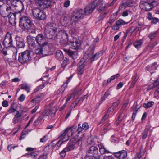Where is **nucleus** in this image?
<instances>
[{"label": "nucleus", "instance_id": "obj_1", "mask_svg": "<svg viewBox=\"0 0 159 159\" xmlns=\"http://www.w3.org/2000/svg\"><path fill=\"white\" fill-rule=\"evenodd\" d=\"M45 33L46 37L48 39L57 37V28L56 24L53 23H48L46 25Z\"/></svg>", "mask_w": 159, "mask_h": 159}, {"label": "nucleus", "instance_id": "obj_2", "mask_svg": "<svg viewBox=\"0 0 159 159\" xmlns=\"http://www.w3.org/2000/svg\"><path fill=\"white\" fill-rule=\"evenodd\" d=\"M32 12L34 17L38 20H43L46 17L45 13L38 8H34Z\"/></svg>", "mask_w": 159, "mask_h": 159}, {"label": "nucleus", "instance_id": "obj_3", "mask_svg": "<svg viewBox=\"0 0 159 159\" xmlns=\"http://www.w3.org/2000/svg\"><path fill=\"white\" fill-rule=\"evenodd\" d=\"M19 25L23 29H29L32 27V24L28 17L24 16L20 18Z\"/></svg>", "mask_w": 159, "mask_h": 159}, {"label": "nucleus", "instance_id": "obj_4", "mask_svg": "<svg viewBox=\"0 0 159 159\" xmlns=\"http://www.w3.org/2000/svg\"><path fill=\"white\" fill-rule=\"evenodd\" d=\"M22 10V9L21 10H18V12H16L14 13L11 9V7L8 5H7L6 6V11L7 12V13L5 15H3L2 16L4 17L7 16L10 20L13 19L15 20L16 19V15H19V16H20V14Z\"/></svg>", "mask_w": 159, "mask_h": 159}, {"label": "nucleus", "instance_id": "obj_5", "mask_svg": "<svg viewBox=\"0 0 159 159\" xmlns=\"http://www.w3.org/2000/svg\"><path fill=\"white\" fill-rule=\"evenodd\" d=\"M73 127H72L67 128L65 129L64 131L61 133L59 137V138L64 142L67 141L69 138L73 134Z\"/></svg>", "mask_w": 159, "mask_h": 159}, {"label": "nucleus", "instance_id": "obj_6", "mask_svg": "<svg viewBox=\"0 0 159 159\" xmlns=\"http://www.w3.org/2000/svg\"><path fill=\"white\" fill-rule=\"evenodd\" d=\"M30 52L29 50H26L19 53L18 61L22 63L27 62L30 57Z\"/></svg>", "mask_w": 159, "mask_h": 159}, {"label": "nucleus", "instance_id": "obj_7", "mask_svg": "<svg viewBox=\"0 0 159 159\" xmlns=\"http://www.w3.org/2000/svg\"><path fill=\"white\" fill-rule=\"evenodd\" d=\"M94 54L93 50L91 48H89L85 53L84 57H87L89 59L92 61L98 58L101 56V54L99 53H96Z\"/></svg>", "mask_w": 159, "mask_h": 159}, {"label": "nucleus", "instance_id": "obj_8", "mask_svg": "<svg viewBox=\"0 0 159 159\" xmlns=\"http://www.w3.org/2000/svg\"><path fill=\"white\" fill-rule=\"evenodd\" d=\"M13 40L11 34L9 32H7L2 41L3 44L6 47H11L12 45Z\"/></svg>", "mask_w": 159, "mask_h": 159}, {"label": "nucleus", "instance_id": "obj_9", "mask_svg": "<svg viewBox=\"0 0 159 159\" xmlns=\"http://www.w3.org/2000/svg\"><path fill=\"white\" fill-rule=\"evenodd\" d=\"M99 0H95L91 3L87 4L84 8V13L86 15H88L92 13L96 8L95 4Z\"/></svg>", "mask_w": 159, "mask_h": 159}, {"label": "nucleus", "instance_id": "obj_10", "mask_svg": "<svg viewBox=\"0 0 159 159\" xmlns=\"http://www.w3.org/2000/svg\"><path fill=\"white\" fill-rule=\"evenodd\" d=\"M26 116L27 115L25 114L23 117L22 113H20L19 111H17L13 119L12 122L14 124L18 122L21 123L24 117Z\"/></svg>", "mask_w": 159, "mask_h": 159}, {"label": "nucleus", "instance_id": "obj_11", "mask_svg": "<svg viewBox=\"0 0 159 159\" xmlns=\"http://www.w3.org/2000/svg\"><path fill=\"white\" fill-rule=\"evenodd\" d=\"M35 39L37 43L42 47L47 45L48 43L46 42L45 39L42 34H38L36 36Z\"/></svg>", "mask_w": 159, "mask_h": 159}, {"label": "nucleus", "instance_id": "obj_12", "mask_svg": "<svg viewBox=\"0 0 159 159\" xmlns=\"http://www.w3.org/2000/svg\"><path fill=\"white\" fill-rule=\"evenodd\" d=\"M69 42L71 48L73 49H77L81 46L80 40L76 38H73Z\"/></svg>", "mask_w": 159, "mask_h": 159}, {"label": "nucleus", "instance_id": "obj_13", "mask_svg": "<svg viewBox=\"0 0 159 159\" xmlns=\"http://www.w3.org/2000/svg\"><path fill=\"white\" fill-rule=\"evenodd\" d=\"M83 10L82 9L76 10L73 13L72 19L77 21L83 16Z\"/></svg>", "mask_w": 159, "mask_h": 159}, {"label": "nucleus", "instance_id": "obj_14", "mask_svg": "<svg viewBox=\"0 0 159 159\" xmlns=\"http://www.w3.org/2000/svg\"><path fill=\"white\" fill-rule=\"evenodd\" d=\"M38 4L43 9H45L51 6L52 1L50 0H38Z\"/></svg>", "mask_w": 159, "mask_h": 159}, {"label": "nucleus", "instance_id": "obj_15", "mask_svg": "<svg viewBox=\"0 0 159 159\" xmlns=\"http://www.w3.org/2000/svg\"><path fill=\"white\" fill-rule=\"evenodd\" d=\"M84 58V57H83V58L80 60L77 65V70L78 73L79 74H83L84 70V67L86 65V62Z\"/></svg>", "mask_w": 159, "mask_h": 159}, {"label": "nucleus", "instance_id": "obj_16", "mask_svg": "<svg viewBox=\"0 0 159 159\" xmlns=\"http://www.w3.org/2000/svg\"><path fill=\"white\" fill-rule=\"evenodd\" d=\"M95 5L97 10L99 12L105 10L107 7L106 5L102 1L99 0L96 2Z\"/></svg>", "mask_w": 159, "mask_h": 159}, {"label": "nucleus", "instance_id": "obj_17", "mask_svg": "<svg viewBox=\"0 0 159 159\" xmlns=\"http://www.w3.org/2000/svg\"><path fill=\"white\" fill-rule=\"evenodd\" d=\"M128 23L124 21L121 19H119L116 21V24L113 27V29L115 30H118L122 25L127 24Z\"/></svg>", "mask_w": 159, "mask_h": 159}, {"label": "nucleus", "instance_id": "obj_18", "mask_svg": "<svg viewBox=\"0 0 159 159\" xmlns=\"http://www.w3.org/2000/svg\"><path fill=\"white\" fill-rule=\"evenodd\" d=\"M0 53L1 54L3 58L5 61H8L10 56L8 52L7 48H4L3 49L1 50Z\"/></svg>", "mask_w": 159, "mask_h": 159}, {"label": "nucleus", "instance_id": "obj_19", "mask_svg": "<svg viewBox=\"0 0 159 159\" xmlns=\"http://www.w3.org/2000/svg\"><path fill=\"white\" fill-rule=\"evenodd\" d=\"M17 111H17V107L14 103H12L10 105L8 110L7 111L6 114L4 116V118L7 115L15 112H16Z\"/></svg>", "mask_w": 159, "mask_h": 159}, {"label": "nucleus", "instance_id": "obj_20", "mask_svg": "<svg viewBox=\"0 0 159 159\" xmlns=\"http://www.w3.org/2000/svg\"><path fill=\"white\" fill-rule=\"evenodd\" d=\"M44 97V94L43 93L39 94L37 95L35 98L32 99L30 102H33L35 103H39Z\"/></svg>", "mask_w": 159, "mask_h": 159}, {"label": "nucleus", "instance_id": "obj_21", "mask_svg": "<svg viewBox=\"0 0 159 159\" xmlns=\"http://www.w3.org/2000/svg\"><path fill=\"white\" fill-rule=\"evenodd\" d=\"M99 148V151L100 154L103 155L106 153H111L112 152L107 150L104 146L101 144H98V145Z\"/></svg>", "mask_w": 159, "mask_h": 159}, {"label": "nucleus", "instance_id": "obj_22", "mask_svg": "<svg viewBox=\"0 0 159 159\" xmlns=\"http://www.w3.org/2000/svg\"><path fill=\"white\" fill-rule=\"evenodd\" d=\"M16 45L19 48H22L24 47L25 44L24 42V39L22 38L19 36H16Z\"/></svg>", "mask_w": 159, "mask_h": 159}, {"label": "nucleus", "instance_id": "obj_23", "mask_svg": "<svg viewBox=\"0 0 159 159\" xmlns=\"http://www.w3.org/2000/svg\"><path fill=\"white\" fill-rule=\"evenodd\" d=\"M98 150L97 147L94 146H91L87 150V152L89 153L92 154H98Z\"/></svg>", "mask_w": 159, "mask_h": 159}, {"label": "nucleus", "instance_id": "obj_24", "mask_svg": "<svg viewBox=\"0 0 159 159\" xmlns=\"http://www.w3.org/2000/svg\"><path fill=\"white\" fill-rule=\"evenodd\" d=\"M89 126L88 123L85 122L82 124V126L80 124H79L78 128L77 130L79 132H80L82 131L83 130H87L89 129Z\"/></svg>", "mask_w": 159, "mask_h": 159}, {"label": "nucleus", "instance_id": "obj_25", "mask_svg": "<svg viewBox=\"0 0 159 159\" xmlns=\"http://www.w3.org/2000/svg\"><path fill=\"white\" fill-rule=\"evenodd\" d=\"M155 2H156L155 1L152 2V3L145 2L143 3V5L146 10V11H149L151 10L153 7V5H154V3Z\"/></svg>", "mask_w": 159, "mask_h": 159}, {"label": "nucleus", "instance_id": "obj_26", "mask_svg": "<svg viewBox=\"0 0 159 159\" xmlns=\"http://www.w3.org/2000/svg\"><path fill=\"white\" fill-rule=\"evenodd\" d=\"M27 42L30 46L35 48L36 44L35 40L34 39H31L30 37H28L27 38Z\"/></svg>", "mask_w": 159, "mask_h": 159}, {"label": "nucleus", "instance_id": "obj_27", "mask_svg": "<svg viewBox=\"0 0 159 159\" xmlns=\"http://www.w3.org/2000/svg\"><path fill=\"white\" fill-rule=\"evenodd\" d=\"M82 137H80V139H78L74 138L72 139V141L80 148L82 143Z\"/></svg>", "mask_w": 159, "mask_h": 159}, {"label": "nucleus", "instance_id": "obj_28", "mask_svg": "<svg viewBox=\"0 0 159 159\" xmlns=\"http://www.w3.org/2000/svg\"><path fill=\"white\" fill-rule=\"evenodd\" d=\"M134 5V2L132 0H128L125 2L122 3V5L125 8L128 7L133 6Z\"/></svg>", "mask_w": 159, "mask_h": 159}, {"label": "nucleus", "instance_id": "obj_29", "mask_svg": "<svg viewBox=\"0 0 159 159\" xmlns=\"http://www.w3.org/2000/svg\"><path fill=\"white\" fill-rule=\"evenodd\" d=\"M56 56L57 59L61 60L63 58V55L61 51L57 50L56 52Z\"/></svg>", "mask_w": 159, "mask_h": 159}, {"label": "nucleus", "instance_id": "obj_30", "mask_svg": "<svg viewBox=\"0 0 159 159\" xmlns=\"http://www.w3.org/2000/svg\"><path fill=\"white\" fill-rule=\"evenodd\" d=\"M42 47L41 46V48H39L35 49L34 51V53L37 55H46L43 52Z\"/></svg>", "mask_w": 159, "mask_h": 159}, {"label": "nucleus", "instance_id": "obj_31", "mask_svg": "<svg viewBox=\"0 0 159 159\" xmlns=\"http://www.w3.org/2000/svg\"><path fill=\"white\" fill-rule=\"evenodd\" d=\"M75 148V145L73 143L71 144V142H69L68 143L67 147L65 148L67 152L71 151L73 150Z\"/></svg>", "mask_w": 159, "mask_h": 159}, {"label": "nucleus", "instance_id": "obj_32", "mask_svg": "<svg viewBox=\"0 0 159 159\" xmlns=\"http://www.w3.org/2000/svg\"><path fill=\"white\" fill-rule=\"evenodd\" d=\"M138 78H139V77L137 75H135L133 77H132L133 81L131 84V85H130V88H133L134 87L136 82L137 81Z\"/></svg>", "mask_w": 159, "mask_h": 159}, {"label": "nucleus", "instance_id": "obj_33", "mask_svg": "<svg viewBox=\"0 0 159 159\" xmlns=\"http://www.w3.org/2000/svg\"><path fill=\"white\" fill-rule=\"evenodd\" d=\"M111 90L110 89H109L105 93L104 95L102 96L101 97V100L102 101L104 100L105 99L110 95L111 93Z\"/></svg>", "mask_w": 159, "mask_h": 159}, {"label": "nucleus", "instance_id": "obj_34", "mask_svg": "<svg viewBox=\"0 0 159 159\" xmlns=\"http://www.w3.org/2000/svg\"><path fill=\"white\" fill-rule=\"evenodd\" d=\"M43 118V115H40L34 122V125L36 126L38 125L39 123L42 121Z\"/></svg>", "mask_w": 159, "mask_h": 159}, {"label": "nucleus", "instance_id": "obj_35", "mask_svg": "<svg viewBox=\"0 0 159 159\" xmlns=\"http://www.w3.org/2000/svg\"><path fill=\"white\" fill-rule=\"evenodd\" d=\"M21 89L25 90L28 93H29L30 91L29 87L26 83H24L21 85Z\"/></svg>", "mask_w": 159, "mask_h": 159}, {"label": "nucleus", "instance_id": "obj_36", "mask_svg": "<svg viewBox=\"0 0 159 159\" xmlns=\"http://www.w3.org/2000/svg\"><path fill=\"white\" fill-rule=\"evenodd\" d=\"M120 157L119 159H125L127 157V152L125 150L120 151Z\"/></svg>", "mask_w": 159, "mask_h": 159}, {"label": "nucleus", "instance_id": "obj_37", "mask_svg": "<svg viewBox=\"0 0 159 159\" xmlns=\"http://www.w3.org/2000/svg\"><path fill=\"white\" fill-rule=\"evenodd\" d=\"M142 42V40H139L134 42V45L136 48H138L141 46Z\"/></svg>", "mask_w": 159, "mask_h": 159}, {"label": "nucleus", "instance_id": "obj_38", "mask_svg": "<svg viewBox=\"0 0 159 159\" xmlns=\"http://www.w3.org/2000/svg\"><path fill=\"white\" fill-rule=\"evenodd\" d=\"M50 113V119H51L54 116L56 112V110L55 108H53L49 110Z\"/></svg>", "mask_w": 159, "mask_h": 159}, {"label": "nucleus", "instance_id": "obj_39", "mask_svg": "<svg viewBox=\"0 0 159 159\" xmlns=\"http://www.w3.org/2000/svg\"><path fill=\"white\" fill-rule=\"evenodd\" d=\"M148 129L146 128L143 131L142 133L141 136L143 139H145L146 138L148 134Z\"/></svg>", "mask_w": 159, "mask_h": 159}, {"label": "nucleus", "instance_id": "obj_40", "mask_svg": "<svg viewBox=\"0 0 159 159\" xmlns=\"http://www.w3.org/2000/svg\"><path fill=\"white\" fill-rule=\"evenodd\" d=\"M154 102L153 101H150L148 102L147 103H144L143 105V106L146 108H148L152 107L154 104Z\"/></svg>", "mask_w": 159, "mask_h": 159}, {"label": "nucleus", "instance_id": "obj_41", "mask_svg": "<svg viewBox=\"0 0 159 159\" xmlns=\"http://www.w3.org/2000/svg\"><path fill=\"white\" fill-rule=\"evenodd\" d=\"M63 50L69 55L71 56L73 58L74 57V55L75 54V52L71 51L69 49H64Z\"/></svg>", "mask_w": 159, "mask_h": 159}, {"label": "nucleus", "instance_id": "obj_42", "mask_svg": "<svg viewBox=\"0 0 159 159\" xmlns=\"http://www.w3.org/2000/svg\"><path fill=\"white\" fill-rule=\"evenodd\" d=\"M120 101L119 100H117L116 102H114L112 105L111 106V107L113 108L114 111L116 110V108L118 104L120 103Z\"/></svg>", "mask_w": 159, "mask_h": 159}, {"label": "nucleus", "instance_id": "obj_43", "mask_svg": "<svg viewBox=\"0 0 159 159\" xmlns=\"http://www.w3.org/2000/svg\"><path fill=\"white\" fill-rule=\"evenodd\" d=\"M157 34V31L152 32L150 34L148 37L152 40L156 36Z\"/></svg>", "mask_w": 159, "mask_h": 159}, {"label": "nucleus", "instance_id": "obj_44", "mask_svg": "<svg viewBox=\"0 0 159 159\" xmlns=\"http://www.w3.org/2000/svg\"><path fill=\"white\" fill-rule=\"evenodd\" d=\"M116 19V17L114 16H111L110 18V19L108 22L110 25H111L115 21Z\"/></svg>", "mask_w": 159, "mask_h": 159}, {"label": "nucleus", "instance_id": "obj_45", "mask_svg": "<svg viewBox=\"0 0 159 159\" xmlns=\"http://www.w3.org/2000/svg\"><path fill=\"white\" fill-rule=\"evenodd\" d=\"M107 13L108 12L107 11H105L101 13L99 17V20H102L106 16V15L107 14Z\"/></svg>", "mask_w": 159, "mask_h": 159}, {"label": "nucleus", "instance_id": "obj_46", "mask_svg": "<svg viewBox=\"0 0 159 159\" xmlns=\"http://www.w3.org/2000/svg\"><path fill=\"white\" fill-rule=\"evenodd\" d=\"M44 83H43L40 85L39 87H38L34 90V92H37L39 90H41L45 87Z\"/></svg>", "mask_w": 159, "mask_h": 159}, {"label": "nucleus", "instance_id": "obj_47", "mask_svg": "<svg viewBox=\"0 0 159 159\" xmlns=\"http://www.w3.org/2000/svg\"><path fill=\"white\" fill-rule=\"evenodd\" d=\"M150 21L151 23L156 24L159 21V19L156 17H153Z\"/></svg>", "mask_w": 159, "mask_h": 159}, {"label": "nucleus", "instance_id": "obj_48", "mask_svg": "<svg viewBox=\"0 0 159 159\" xmlns=\"http://www.w3.org/2000/svg\"><path fill=\"white\" fill-rule=\"evenodd\" d=\"M41 115H43V118L46 116H48V118L50 119V113L49 111H45Z\"/></svg>", "mask_w": 159, "mask_h": 159}, {"label": "nucleus", "instance_id": "obj_49", "mask_svg": "<svg viewBox=\"0 0 159 159\" xmlns=\"http://www.w3.org/2000/svg\"><path fill=\"white\" fill-rule=\"evenodd\" d=\"M66 152H67V151L66 150L65 148L59 153V154L61 157H64L66 156Z\"/></svg>", "mask_w": 159, "mask_h": 159}, {"label": "nucleus", "instance_id": "obj_50", "mask_svg": "<svg viewBox=\"0 0 159 159\" xmlns=\"http://www.w3.org/2000/svg\"><path fill=\"white\" fill-rule=\"evenodd\" d=\"M69 60L66 58L65 59L62 63L61 64L62 66L63 67H64L66 65L69 63Z\"/></svg>", "mask_w": 159, "mask_h": 159}, {"label": "nucleus", "instance_id": "obj_51", "mask_svg": "<svg viewBox=\"0 0 159 159\" xmlns=\"http://www.w3.org/2000/svg\"><path fill=\"white\" fill-rule=\"evenodd\" d=\"M64 142H65L63 140L60 139L56 143V145H55V147H57L58 148Z\"/></svg>", "mask_w": 159, "mask_h": 159}, {"label": "nucleus", "instance_id": "obj_52", "mask_svg": "<svg viewBox=\"0 0 159 159\" xmlns=\"http://www.w3.org/2000/svg\"><path fill=\"white\" fill-rule=\"evenodd\" d=\"M84 159H99V158L94 156H85Z\"/></svg>", "mask_w": 159, "mask_h": 159}, {"label": "nucleus", "instance_id": "obj_53", "mask_svg": "<svg viewBox=\"0 0 159 159\" xmlns=\"http://www.w3.org/2000/svg\"><path fill=\"white\" fill-rule=\"evenodd\" d=\"M48 137V136L47 135L44 136L43 138L40 139V142L41 143L45 142L47 140Z\"/></svg>", "mask_w": 159, "mask_h": 159}, {"label": "nucleus", "instance_id": "obj_54", "mask_svg": "<svg viewBox=\"0 0 159 159\" xmlns=\"http://www.w3.org/2000/svg\"><path fill=\"white\" fill-rule=\"evenodd\" d=\"M108 115L106 114L103 117L101 121L98 124L99 125L102 123H103L105 120L108 118Z\"/></svg>", "mask_w": 159, "mask_h": 159}, {"label": "nucleus", "instance_id": "obj_55", "mask_svg": "<svg viewBox=\"0 0 159 159\" xmlns=\"http://www.w3.org/2000/svg\"><path fill=\"white\" fill-rule=\"evenodd\" d=\"M37 155L36 153L34 152H32L31 153L28 154V155L29 157H31L32 158H35L36 156Z\"/></svg>", "mask_w": 159, "mask_h": 159}, {"label": "nucleus", "instance_id": "obj_56", "mask_svg": "<svg viewBox=\"0 0 159 159\" xmlns=\"http://www.w3.org/2000/svg\"><path fill=\"white\" fill-rule=\"evenodd\" d=\"M65 90V89L63 87H62L61 88L59 89L57 91V94H60L61 93H63Z\"/></svg>", "mask_w": 159, "mask_h": 159}, {"label": "nucleus", "instance_id": "obj_57", "mask_svg": "<svg viewBox=\"0 0 159 159\" xmlns=\"http://www.w3.org/2000/svg\"><path fill=\"white\" fill-rule=\"evenodd\" d=\"M25 96L23 94H21L19 98L18 99L20 102L23 101L25 99Z\"/></svg>", "mask_w": 159, "mask_h": 159}, {"label": "nucleus", "instance_id": "obj_58", "mask_svg": "<svg viewBox=\"0 0 159 159\" xmlns=\"http://www.w3.org/2000/svg\"><path fill=\"white\" fill-rule=\"evenodd\" d=\"M2 106L5 107H7L8 106V102L7 100H4L2 103Z\"/></svg>", "mask_w": 159, "mask_h": 159}, {"label": "nucleus", "instance_id": "obj_59", "mask_svg": "<svg viewBox=\"0 0 159 159\" xmlns=\"http://www.w3.org/2000/svg\"><path fill=\"white\" fill-rule=\"evenodd\" d=\"M70 1L68 0L66 1L64 3V7H68L70 5Z\"/></svg>", "mask_w": 159, "mask_h": 159}, {"label": "nucleus", "instance_id": "obj_60", "mask_svg": "<svg viewBox=\"0 0 159 159\" xmlns=\"http://www.w3.org/2000/svg\"><path fill=\"white\" fill-rule=\"evenodd\" d=\"M113 111L114 110H113V108L112 109L111 107L107 110V114H107L109 115V114H111Z\"/></svg>", "mask_w": 159, "mask_h": 159}, {"label": "nucleus", "instance_id": "obj_61", "mask_svg": "<svg viewBox=\"0 0 159 159\" xmlns=\"http://www.w3.org/2000/svg\"><path fill=\"white\" fill-rule=\"evenodd\" d=\"M34 118V117L33 116L30 119L27 125H26V127H25V129H26L29 126V125L30 124V123L33 121Z\"/></svg>", "mask_w": 159, "mask_h": 159}, {"label": "nucleus", "instance_id": "obj_62", "mask_svg": "<svg viewBox=\"0 0 159 159\" xmlns=\"http://www.w3.org/2000/svg\"><path fill=\"white\" fill-rule=\"evenodd\" d=\"M123 85V84L122 82H120L117 85L116 89L117 90L121 88Z\"/></svg>", "mask_w": 159, "mask_h": 159}, {"label": "nucleus", "instance_id": "obj_63", "mask_svg": "<svg viewBox=\"0 0 159 159\" xmlns=\"http://www.w3.org/2000/svg\"><path fill=\"white\" fill-rule=\"evenodd\" d=\"M39 107V106H36L32 110V111H31V113L32 114H34L35 113L36 111L38 110Z\"/></svg>", "mask_w": 159, "mask_h": 159}, {"label": "nucleus", "instance_id": "obj_64", "mask_svg": "<svg viewBox=\"0 0 159 159\" xmlns=\"http://www.w3.org/2000/svg\"><path fill=\"white\" fill-rule=\"evenodd\" d=\"M147 18L150 21L153 18L152 14L150 12H148L147 13Z\"/></svg>", "mask_w": 159, "mask_h": 159}]
</instances>
